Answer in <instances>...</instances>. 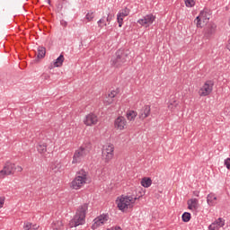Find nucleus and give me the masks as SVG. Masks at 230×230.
Instances as JSON below:
<instances>
[{
    "mask_svg": "<svg viewBox=\"0 0 230 230\" xmlns=\"http://www.w3.org/2000/svg\"><path fill=\"white\" fill-rule=\"evenodd\" d=\"M99 28H103V26H107V22H105V17L101 18L98 22Z\"/></svg>",
    "mask_w": 230,
    "mask_h": 230,
    "instance_id": "nucleus-31",
    "label": "nucleus"
},
{
    "mask_svg": "<svg viewBox=\"0 0 230 230\" xmlns=\"http://www.w3.org/2000/svg\"><path fill=\"white\" fill-rule=\"evenodd\" d=\"M4 197H0V209L4 206Z\"/></svg>",
    "mask_w": 230,
    "mask_h": 230,
    "instance_id": "nucleus-37",
    "label": "nucleus"
},
{
    "mask_svg": "<svg viewBox=\"0 0 230 230\" xmlns=\"http://www.w3.org/2000/svg\"><path fill=\"white\" fill-rule=\"evenodd\" d=\"M111 21H112V14H108V16L106 18V22H111Z\"/></svg>",
    "mask_w": 230,
    "mask_h": 230,
    "instance_id": "nucleus-38",
    "label": "nucleus"
},
{
    "mask_svg": "<svg viewBox=\"0 0 230 230\" xmlns=\"http://www.w3.org/2000/svg\"><path fill=\"white\" fill-rule=\"evenodd\" d=\"M130 13V9L125 7L124 9L120 10L117 14V21L119 23V27L121 28L123 26V19L125 17H128V14Z\"/></svg>",
    "mask_w": 230,
    "mask_h": 230,
    "instance_id": "nucleus-11",
    "label": "nucleus"
},
{
    "mask_svg": "<svg viewBox=\"0 0 230 230\" xmlns=\"http://www.w3.org/2000/svg\"><path fill=\"white\" fill-rule=\"evenodd\" d=\"M97 218H99V220H101V222H102V224H105V222H107V220H109V214H102V215L97 217Z\"/></svg>",
    "mask_w": 230,
    "mask_h": 230,
    "instance_id": "nucleus-29",
    "label": "nucleus"
},
{
    "mask_svg": "<svg viewBox=\"0 0 230 230\" xmlns=\"http://www.w3.org/2000/svg\"><path fill=\"white\" fill-rule=\"evenodd\" d=\"M194 22L196 23L197 28H202V18H200V16H197Z\"/></svg>",
    "mask_w": 230,
    "mask_h": 230,
    "instance_id": "nucleus-30",
    "label": "nucleus"
},
{
    "mask_svg": "<svg viewBox=\"0 0 230 230\" xmlns=\"http://www.w3.org/2000/svg\"><path fill=\"white\" fill-rule=\"evenodd\" d=\"M126 116H127L128 121H134V119H136V118L137 117V112L130 110V111H127Z\"/></svg>",
    "mask_w": 230,
    "mask_h": 230,
    "instance_id": "nucleus-22",
    "label": "nucleus"
},
{
    "mask_svg": "<svg viewBox=\"0 0 230 230\" xmlns=\"http://www.w3.org/2000/svg\"><path fill=\"white\" fill-rule=\"evenodd\" d=\"M118 91H111L109 94H108V100L106 101L107 105H111L113 102H114V98H116V96L118 95Z\"/></svg>",
    "mask_w": 230,
    "mask_h": 230,
    "instance_id": "nucleus-19",
    "label": "nucleus"
},
{
    "mask_svg": "<svg viewBox=\"0 0 230 230\" xmlns=\"http://www.w3.org/2000/svg\"><path fill=\"white\" fill-rule=\"evenodd\" d=\"M177 103H176V102H173L172 103H170L169 105H168V107H169V109H171V111H173V109H175V107H177Z\"/></svg>",
    "mask_w": 230,
    "mask_h": 230,
    "instance_id": "nucleus-35",
    "label": "nucleus"
},
{
    "mask_svg": "<svg viewBox=\"0 0 230 230\" xmlns=\"http://www.w3.org/2000/svg\"><path fill=\"white\" fill-rule=\"evenodd\" d=\"M84 184H87V172L81 170L76 173L75 178L72 181L71 188L73 190H80Z\"/></svg>",
    "mask_w": 230,
    "mask_h": 230,
    "instance_id": "nucleus-4",
    "label": "nucleus"
},
{
    "mask_svg": "<svg viewBox=\"0 0 230 230\" xmlns=\"http://www.w3.org/2000/svg\"><path fill=\"white\" fill-rule=\"evenodd\" d=\"M88 209L89 204L84 203L81 205L69 223L70 227H78V226H84V224H85V216L87 215Z\"/></svg>",
    "mask_w": 230,
    "mask_h": 230,
    "instance_id": "nucleus-1",
    "label": "nucleus"
},
{
    "mask_svg": "<svg viewBox=\"0 0 230 230\" xmlns=\"http://www.w3.org/2000/svg\"><path fill=\"white\" fill-rule=\"evenodd\" d=\"M224 226H226V220L219 217L208 226V230H218L220 227H224Z\"/></svg>",
    "mask_w": 230,
    "mask_h": 230,
    "instance_id": "nucleus-14",
    "label": "nucleus"
},
{
    "mask_svg": "<svg viewBox=\"0 0 230 230\" xmlns=\"http://www.w3.org/2000/svg\"><path fill=\"white\" fill-rule=\"evenodd\" d=\"M199 17L202 21H209V13H208L206 11H201Z\"/></svg>",
    "mask_w": 230,
    "mask_h": 230,
    "instance_id": "nucleus-26",
    "label": "nucleus"
},
{
    "mask_svg": "<svg viewBox=\"0 0 230 230\" xmlns=\"http://www.w3.org/2000/svg\"><path fill=\"white\" fill-rule=\"evenodd\" d=\"M61 25L64 26V27L67 26V22L61 21Z\"/></svg>",
    "mask_w": 230,
    "mask_h": 230,
    "instance_id": "nucleus-43",
    "label": "nucleus"
},
{
    "mask_svg": "<svg viewBox=\"0 0 230 230\" xmlns=\"http://www.w3.org/2000/svg\"><path fill=\"white\" fill-rule=\"evenodd\" d=\"M41 77L43 78V80H49V75H48V74H43V75H41Z\"/></svg>",
    "mask_w": 230,
    "mask_h": 230,
    "instance_id": "nucleus-39",
    "label": "nucleus"
},
{
    "mask_svg": "<svg viewBox=\"0 0 230 230\" xmlns=\"http://www.w3.org/2000/svg\"><path fill=\"white\" fill-rule=\"evenodd\" d=\"M37 51V58H44L46 57V49L44 47H38Z\"/></svg>",
    "mask_w": 230,
    "mask_h": 230,
    "instance_id": "nucleus-21",
    "label": "nucleus"
},
{
    "mask_svg": "<svg viewBox=\"0 0 230 230\" xmlns=\"http://www.w3.org/2000/svg\"><path fill=\"white\" fill-rule=\"evenodd\" d=\"M141 186H143V188H150V186H152V179L148 177H144L141 180Z\"/></svg>",
    "mask_w": 230,
    "mask_h": 230,
    "instance_id": "nucleus-20",
    "label": "nucleus"
},
{
    "mask_svg": "<svg viewBox=\"0 0 230 230\" xmlns=\"http://www.w3.org/2000/svg\"><path fill=\"white\" fill-rule=\"evenodd\" d=\"M213 85H215V83L211 80L205 82L199 91V96H209V93H213Z\"/></svg>",
    "mask_w": 230,
    "mask_h": 230,
    "instance_id": "nucleus-8",
    "label": "nucleus"
},
{
    "mask_svg": "<svg viewBox=\"0 0 230 230\" xmlns=\"http://www.w3.org/2000/svg\"><path fill=\"white\" fill-rule=\"evenodd\" d=\"M23 229H24V230H30V229H31V223H30V222L24 223V225H23Z\"/></svg>",
    "mask_w": 230,
    "mask_h": 230,
    "instance_id": "nucleus-34",
    "label": "nucleus"
},
{
    "mask_svg": "<svg viewBox=\"0 0 230 230\" xmlns=\"http://www.w3.org/2000/svg\"><path fill=\"white\" fill-rule=\"evenodd\" d=\"M48 3H49V4H51V0H48Z\"/></svg>",
    "mask_w": 230,
    "mask_h": 230,
    "instance_id": "nucleus-46",
    "label": "nucleus"
},
{
    "mask_svg": "<svg viewBox=\"0 0 230 230\" xmlns=\"http://www.w3.org/2000/svg\"><path fill=\"white\" fill-rule=\"evenodd\" d=\"M39 154H46L48 152V145L40 143L37 146Z\"/></svg>",
    "mask_w": 230,
    "mask_h": 230,
    "instance_id": "nucleus-23",
    "label": "nucleus"
},
{
    "mask_svg": "<svg viewBox=\"0 0 230 230\" xmlns=\"http://www.w3.org/2000/svg\"><path fill=\"white\" fill-rule=\"evenodd\" d=\"M85 18L87 19V21L91 22L93 21V19H94V13H88L85 16Z\"/></svg>",
    "mask_w": 230,
    "mask_h": 230,
    "instance_id": "nucleus-33",
    "label": "nucleus"
},
{
    "mask_svg": "<svg viewBox=\"0 0 230 230\" xmlns=\"http://www.w3.org/2000/svg\"><path fill=\"white\" fill-rule=\"evenodd\" d=\"M185 4L188 8L195 6V0H185Z\"/></svg>",
    "mask_w": 230,
    "mask_h": 230,
    "instance_id": "nucleus-32",
    "label": "nucleus"
},
{
    "mask_svg": "<svg viewBox=\"0 0 230 230\" xmlns=\"http://www.w3.org/2000/svg\"><path fill=\"white\" fill-rule=\"evenodd\" d=\"M62 226L64 225L62 224L61 220L53 221V223L51 224V227L53 230H60L62 229Z\"/></svg>",
    "mask_w": 230,
    "mask_h": 230,
    "instance_id": "nucleus-24",
    "label": "nucleus"
},
{
    "mask_svg": "<svg viewBox=\"0 0 230 230\" xmlns=\"http://www.w3.org/2000/svg\"><path fill=\"white\" fill-rule=\"evenodd\" d=\"M203 33L206 39H211V37L217 33V24L213 22L207 24V26L204 28Z\"/></svg>",
    "mask_w": 230,
    "mask_h": 230,
    "instance_id": "nucleus-10",
    "label": "nucleus"
},
{
    "mask_svg": "<svg viewBox=\"0 0 230 230\" xmlns=\"http://www.w3.org/2000/svg\"><path fill=\"white\" fill-rule=\"evenodd\" d=\"M64 60V55L60 54V56L53 63H51L49 69H53V67H62Z\"/></svg>",
    "mask_w": 230,
    "mask_h": 230,
    "instance_id": "nucleus-17",
    "label": "nucleus"
},
{
    "mask_svg": "<svg viewBox=\"0 0 230 230\" xmlns=\"http://www.w3.org/2000/svg\"><path fill=\"white\" fill-rule=\"evenodd\" d=\"M188 209L192 211H197L199 209V199H190L187 201Z\"/></svg>",
    "mask_w": 230,
    "mask_h": 230,
    "instance_id": "nucleus-16",
    "label": "nucleus"
},
{
    "mask_svg": "<svg viewBox=\"0 0 230 230\" xmlns=\"http://www.w3.org/2000/svg\"><path fill=\"white\" fill-rule=\"evenodd\" d=\"M127 60H128V50L120 49L116 51L115 57L111 58V66L117 68L123 67Z\"/></svg>",
    "mask_w": 230,
    "mask_h": 230,
    "instance_id": "nucleus-3",
    "label": "nucleus"
},
{
    "mask_svg": "<svg viewBox=\"0 0 230 230\" xmlns=\"http://www.w3.org/2000/svg\"><path fill=\"white\" fill-rule=\"evenodd\" d=\"M91 150H93V144L91 142L84 143L73 155L72 164H78V163H82V159L86 157L91 154Z\"/></svg>",
    "mask_w": 230,
    "mask_h": 230,
    "instance_id": "nucleus-2",
    "label": "nucleus"
},
{
    "mask_svg": "<svg viewBox=\"0 0 230 230\" xmlns=\"http://www.w3.org/2000/svg\"><path fill=\"white\" fill-rule=\"evenodd\" d=\"M155 19V15H154L153 13H149L145 15L143 18L137 20V23L140 24V26H145L146 28H148L150 25L154 24Z\"/></svg>",
    "mask_w": 230,
    "mask_h": 230,
    "instance_id": "nucleus-9",
    "label": "nucleus"
},
{
    "mask_svg": "<svg viewBox=\"0 0 230 230\" xmlns=\"http://www.w3.org/2000/svg\"><path fill=\"white\" fill-rule=\"evenodd\" d=\"M182 222H190L191 220V214L190 212H184L181 216Z\"/></svg>",
    "mask_w": 230,
    "mask_h": 230,
    "instance_id": "nucleus-27",
    "label": "nucleus"
},
{
    "mask_svg": "<svg viewBox=\"0 0 230 230\" xmlns=\"http://www.w3.org/2000/svg\"><path fill=\"white\" fill-rule=\"evenodd\" d=\"M84 123L86 127H93V125H96V123H98V116L94 113H90L85 116Z\"/></svg>",
    "mask_w": 230,
    "mask_h": 230,
    "instance_id": "nucleus-12",
    "label": "nucleus"
},
{
    "mask_svg": "<svg viewBox=\"0 0 230 230\" xmlns=\"http://www.w3.org/2000/svg\"><path fill=\"white\" fill-rule=\"evenodd\" d=\"M15 170H17V172H22V167L18 165L15 167Z\"/></svg>",
    "mask_w": 230,
    "mask_h": 230,
    "instance_id": "nucleus-42",
    "label": "nucleus"
},
{
    "mask_svg": "<svg viewBox=\"0 0 230 230\" xmlns=\"http://www.w3.org/2000/svg\"><path fill=\"white\" fill-rule=\"evenodd\" d=\"M114 157V145L109 144L107 146H103L102 148V158L104 163L109 164L112 161Z\"/></svg>",
    "mask_w": 230,
    "mask_h": 230,
    "instance_id": "nucleus-6",
    "label": "nucleus"
},
{
    "mask_svg": "<svg viewBox=\"0 0 230 230\" xmlns=\"http://www.w3.org/2000/svg\"><path fill=\"white\" fill-rule=\"evenodd\" d=\"M37 229H39V225H32L31 224V227L30 230H37Z\"/></svg>",
    "mask_w": 230,
    "mask_h": 230,
    "instance_id": "nucleus-40",
    "label": "nucleus"
},
{
    "mask_svg": "<svg viewBox=\"0 0 230 230\" xmlns=\"http://www.w3.org/2000/svg\"><path fill=\"white\" fill-rule=\"evenodd\" d=\"M226 49L230 51V39L227 40Z\"/></svg>",
    "mask_w": 230,
    "mask_h": 230,
    "instance_id": "nucleus-41",
    "label": "nucleus"
},
{
    "mask_svg": "<svg viewBox=\"0 0 230 230\" xmlns=\"http://www.w3.org/2000/svg\"><path fill=\"white\" fill-rule=\"evenodd\" d=\"M225 166H226L227 170H230V158L225 160Z\"/></svg>",
    "mask_w": 230,
    "mask_h": 230,
    "instance_id": "nucleus-36",
    "label": "nucleus"
},
{
    "mask_svg": "<svg viewBox=\"0 0 230 230\" xmlns=\"http://www.w3.org/2000/svg\"><path fill=\"white\" fill-rule=\"evenodd\" d=\"M101 226H103V222H102V219L96 217L93 220V224L92 226V229H98V227H100Z\"/></svg>",
    "mask_w": 230,
    "mask_h": 230,
    "instance_id": "nucleus-25",
    "label": "nucleus"
},
{
    "mask_svg": "<svg viewBox=\"0 0 230 230\" xmlns=\"http://www.w3.org/2000/svg\"><path fill=\"white\" fill-rule=\"evenodd\" d=\"M199 191H194V192H193V195H194L195 197H199Z\"/></svg>",
    "mask_w": 230,
    "mask_h": 230,
    "instance_id": "nucleus-44",
    "label": "nucleus"
},
{
    "mask_svg": "<svg viewBox=\"0 0 230 230\" xmlns=\"http://www.w3.org/2000/svg\"><path fill=\"white\" fill-rule=\"evenodd\" d=\"M207 202L208 206H215L217 204V196L213 193L208 194L207 197Z\"/></svg>",
    "mask_w": 230,
    "mask_h": 230,
    "instance_id": "nucleus-18",
    "label": "nucleus"
},
{
    "mask_svg": "<svg viewBox=\"0 0 230 230\" xmlns=\"http://www.w3.org/2000/svg\"><path fill=\"white\" fill-rule=\"evenodd\" d=\"M61 165L60 164H54L51 165L50 169L54 173H57L58 172H60Z\"/></svg>",
    "mask_w": 230,
    "mask_h": 230,
    "instance_id": "nucleus-28",
    "label": "nucleus"
},
{
    "mask_svg": "<svg viewBox=\"0 0 230 230\" xmlns=\"http://www.w3.org/2000/svg\"><path fill=\"white\" fill-rule=\"evenodd\" d=\"M150 106L149 105H145L142 107V109L139 111L138 118L140 119H145L150 116Z\"/></svg>",
    "mask_w": 230,
    "mask_h": 230,
    "instance_id": "nucleus-15",
    "label": "nucleus"
},
{
    "mask_svg": "<svg viewBox=\"0 0 230 230\" xmlns=\"http://www.w3.org/2000/svg\"><path fill=\"white\" fill-rule=\"evenodd\" d=\"M115 230H122L121 226H115Z\"/></svg>",
    "mask_w": 230,
    "mask_h": 230,
    "instance_id": "nucleus-45",
    "label": "nucleus"
},
{
    "mask_svg": "<svg viewBox=\"0 0 230 230\" xmlns=\"http://www.w3.org/2000/svg\"><path fill=\"white\" fill-rule=\"evenodd\" d=\"M13 173H15V164L7 162L0 171V179H4L6 175H13Z\"/></svg>",
    "mask_w": 230,
    "mask_h": 230,
    "instance_id": "nucleus-7",
    "label": "nucleus"
},
{
    "mask_svg": "<svg viewBox=\"0 0 230 230\" xmlns=\"http://www.w3.org/2000/svg\"><path fill=\"white\" fill-rule=\"evenodd\" d=\"M115 128L119 130H124L125 127H127V119L123 116H119L115 119L114 122Z\"/></svg>",
    "mask_w": 230,
    "mask_h": 230,
    "instance_id": "nucleus-13",
    "label": "nucleus"
},
{
    "mask_svg": "<svg viewBox=\"0 0 230 230\" xmlns=\"http://www.w3.org/2000/svg\"><path fill=\"white\" fill-rule=\"evenodd\" d=\"M138 198H133L132 196L121 197L118 201V208L120 211H125L131 208L130 204H134Z\"/></svg>",
    "mask_w": 230,
    "mask_h": 230,
    "instance_id": "nucleus-5",
    "label": "nucleus"
}]
</instances>
